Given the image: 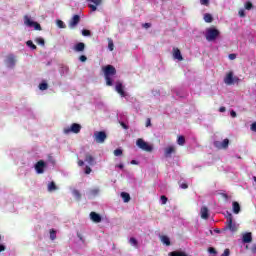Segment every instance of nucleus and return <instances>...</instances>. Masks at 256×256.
Masks as SVG:
<instances>
[{"label": "nucleus", "instance_id": "15", "mask_svg": "<svg viewBox=\"0 0 256 256\" xmlns=\"http://www.w3.org/2000/svg\"><path fill=\"white\" fill-rule=\"evenodd\" d=\"M253 241V235L251 232H246L242 236V242L243 243H251Z\"/></svg>", "mask_w": 256, "mask_h": 256}, {"label": "nucleus", "instance_id": "28", "mask_svg": "<svg viewBox=\"0 0 256 256\" xmlns=\"http://www.w3.org/2000/svg\"><path fill=\"white\" fill-rule=\"evenodd\" d=\"M35 43H37V45H41L42 47H45V39L41 37L36 38Z\"/></svg>", "mask_w": 256, "mask_h": 256}, {"label": "nucleus", "instance_id": "60", "mask_svg": "<svg viewBox=\"0 0 256 256\" xmlns=\"http://www.w3.org/2000/svg\"><path fill=\"white\" fill-rule=\"evenodd\" d=\"M131 164H132V165H137L136 160H132V161H131Z\"/></svg>", "mask_w": 256, "mask_h": 256}, {"label": "nucleus", "instance_id": "21", "mask_svg": "<svg viewBox=\"0 0 256 256\" xmlns=\"http://www.w3.org/2000/svg\"><path fill=\"white\" fill-rule=\"evenodd\" d=\"M121 197H122L124 203H129V201H131V196L127 192H122Z\"/></svg>", "mask_w": 256, "mask_h": 256}, {"label": "nucleus", "instance_id": "13", "mask_svg": "<svg viewBox=\"0 0 256 256\" xmlns=\"http://www.w3.org/2000/svg\"><path fill=\"white\" fill-rule=\"evenodd\" d=\"M90 219L93 223H101L102 221L101 215L97 214V212H91Z\"/></svg>", "mask_w": 256, "mask_h": 256}, {"label": "nucleus", "instance_id": "53", "mask_svg": "<svg viewBox=\"0 0 256 256\" xmlns=\"http://www.w3.org/2000/svg\"><path fill=\"white\" fill-rule=\"evenodd\" d=\"M219 111H220V113H225L227 111V109L222 106L219 108Z\"/></svg>", "mask_w": 256, "mask_h": 256}, {"label": "nucleus", "instance_id": "56", "mask_svg": "<svg viewBox=\"0 0 256 256\" xmlns=\"http://www.w3.org/2000/svg\"><path fill=\"white\" fill-rule=\"evenodd\" d=\"M78 165L79 167H83V165H85V162L83 160H79Z\"/></svg>", "mask_w": 256, "mask_h": 256}, {"label": "nucleus", "instance_id": "30", "mask_svg": "<svg viewBox=\"0 0 256 256\" xmlns=\"http://www.w3.org/2000/svg\"><path fill=\"white\" fill-rule=\"evenodd\" d=\"M129 243H130V245H133V247H138V245H139V242H137V239H135V238H130V240H129Z\"/></svg>", "mask_w": 256, "mask_h": 256}, {"label": "nucleus", "instance_id": "6", "mask_svg": "<svg viewBox=\"0 0 256 256\" xmlns=\"http://www.w3.org/2000/svg\"><path fill=\"white\" fill-rule=\"evenodd\" d=\"M65 135H69V133H81V124L73 123L69 128H64Z\"/></svg>", "mask_w": 256, "mask_h": 256}, {"label": "nucleus", "instance_id": "33", "mask_svg": "<svg viewBox=\"0 0 256 256\" xmlns=\"http://www.w3.org/2000/svg\"><path fill=\"white\" fill-rule=\"evenodd\" d=\"M26 45H27L28 47H30V49H33V50L37 49V46H36L35 44H33V41H31V40H28V41L26 42Z\"/></svg>", "mask_w": 256, "mask_h": 256}, {"label": "nucleus", "instance_id": "51", "mask_svg": "<svg viewBox=\"0 0 256 256\" xmlns=\"http://www.w3.org/2000/svg\"><path fill=\"white\" fill-rule=\"evenodd\" d=\"M146 127H151V118H147Z\"/></svg>", "mask_w": 256, "mask_h": 256}, {"label": "nucleus", "instance_id": "44", "mask_svg": "<svg viewBox=\"0 0 256 256\" xmlns=\"http://www.w3.org/2000/svg\"><path fill=\"white\" fill-rule=\"evenodd\" d=\"M250 129H251V131H253L254 133H256V122H254V123L251 124Z\"/></svg>", "mask_w": 256, "mask_h": 256}, {"label": "nucleus", "instance_id": "41", "mask_svg": "<svg viewBox=\"0 0 256 256\" xmlns=\"http://www.w3.org/2000/svg\"><path fill=\"white\" fill-rule=\"evenodd\" d=\"M79 61H81L82 63H85V61H87V56L81 55V56L79 57Z\"/></svg>", "mask_w": 256, "mask_h": 256}, {"label": "nucleus", "instance_id": "42", "mask_svg": "<svg viewBox=\"0 0 256 256\" xmlns=\"http://www.w3.org/2000/svg\"><path fill=\"white\" fill-rule=\"evenodd\" d=\"M88 7L91 9V11H97V5L89 4Z\"/></svg>", "mask_w": 256, "mask_h": 256}, {"label": "nucleus", "instance_id": "61", "mask_svg": "<svg viewBox=\"0 0 256 256\" xmlns=\"http://www.w3.org/2000/svg\"><path fill=\"white\" fill-rule=\"evenodd\" d=\"M214 231H215V233H221V230H219V229H215Z\"/></svg>", "mask_w": 256, "mask_h": 256}, {"label": "nucleus", "instance_id": "36", "mask_svg": "<svg viewBox=\"0 0 256 256\" xmlns=\"http://www.w3.org/2000/svg\"><path fill=\"white\" fill-rule=\"evenodd\" d=\"M161 201H162V205H167V201H169V199L167 198V196L162 195L160 197Z\"/></svg>", "mask_w": 256, "mask_h": 256}, {"label": "nucleus", "instance_id": "58", "mask_svg": "<svg viewBox=\"0 0 256 256\" xmlns=\"http://www.w3.org/2000/svg\"><path fill=\"white\" fill-rule=\"evenodd\" d=\"M252 253H256V245L254 247H252Z\"/></svg>", "mask_w": 256, "mask_h": 256}, {"label": "nucleus", "instance_id": "26", "mask_svg": "<svg viewBox=\"0 0 256 256\" xmlns=\"http://www.w3.org/2000/svg\"><path fill=\"white\" fill-rule=\"evenodd\" d=\"M161 241L162 243H164V245H167L169 247V245H171V240H169V237L167 236H161Z\"/></svg>", "mask_w": 256, "mask_h": 256}, {"label": "nucleus", "instance_id": "57", "mask_svg": "<svg viewBox=\"0 0 256 256\" xmlns=\"http://www.w3.org/2000/svg\"><path fill=\"white\" fill-rule=\"evenodd\" d=\"M77 237L80 239V241H83V236L81 234H77Z\"/></svg>", "mask_w": 256, "mask_h": 256}, {"label": "nucleus", "instance_id": "16", "mask_svg": "<svg viewBox=\"0 0 256 256\" xmlns=\"http://www.w3.org/2000/svg\"><path fill=\"white\" fill-rule=\"evenodd\" d=\"M200 215L202 219H209V208L203 206L200 210Z\"/></svg>", "mask_w": 256, "mask_h": 256}, {"label": "nucleus", "instance_id": "27", "mask_svg": "<svg viewBox=\"0 0 256 256\" xmlns=\"http://www.w3.org/2000/svg\"><path fill=\"white\" fill-rule=\"evenodd\" d=\"M50 239L51 241H55L57 239V231H55V229L50 230Z\"/></svg>", "mask_w": 256, "mask_h": 256}, {"label": "nucleus", "instance_id": "48", "mask_svg": "<svg viewBox=\"0 0 256 256\" xmlns=\"http://www.w3.org/2000/svg\"><path fill=\"white\" fill-rule=\"evenodd\" d=\"M120 125L123 129H129V126H127V124H125V122H120Z\"/></svg>", "mask_w": 256, "mask_h": 256}, {"label": "nucleus", "instance_id": "25", "mask_svg": "<svg viewBox=\"0 0 256 256\" xmlns=\"http://www.w3.org/2000/svg\"><path fill=\"white\" fill-rule=\"evenodd\" d=\"M48 191H57V185L55 184V182L52 181L48 184Z\"/></svg>", "mask_w": 256, "mask_h": 256}, {"label": "nucleus", "instance_id": "17", "mask_svg": "<svg viewBox=\"0 0 256 256\" xmlns=\"http://www.w3.org/2000/svg\"><path fill=\"white\" fill-rule=\"evenodd\" d=\"M74 51H76L77 53H81L83 51H85V43L83 42H79L74 46Z\"/></svg>", "mask_w": 256, "mask_h": 256}, {"label": "nucleus", "instance_id": "9", "mask_svg": "<svg viewBox=\"0 0 256 256\" xmlns=\"http://www.w3.org/2000/svg\"><path fill=\"white\" fill-rule=\"evenodd\" d=\"M81 21V16L75 14L71 20L69 21V27L70 29H73L74 27H77Z\"/></svg>", "mask_w": 256, "mask_h": 256}, {"label": "nucleus", "instance_id": "59", "mask_svg": "<svg viewBox=\"0 0 256 256\" xmlns=\"http://www.w3.org/2000/svg\"><path fill=\"white\" fill-rule=\"evenodd\" d=\"M117 167H118L119 169H123L124 166H123V164H118Z\"/></svg>", "mask_w": 256, "mask_h": 256}, {"label": "nucleus", "instance_id": "14", "mask_svg": "<svg viewBox=\"0 0 256 256\" xmlns=\"http://www.w3.org/2000/svg\"><path fill=\"white\" fill-rule=\"evenodd\" d=\"M173 58L177 59V61H183V55H181L179 48H173Z\"/></svg>", "mask_w": 256, "mask_h": 256}, {"label": "nucleus", "instance_id": "20", "mask_svg": "<svg viewBox=\"0 0 256 256\" xmlns=\"http://www.w3.org/2000/svg\"><path fill=\"white\" fill-rule=\"evenodd\" d=\"M85 161L90 165H95V158L89 153L85 155Z\"/></svg>", "mask_w": 256, "mask_h": 256}, {"label": "nucleus", "instance_id": "29", "mask_svg": "<svg viewBox=\"0 0 256 256\" xmlns=\"http://www.w3.org/2000/svg\"><path fill=\"white\" fill-rule=\"evenodd\" d=\"M177 143L181 146L185 145V136H178Z\"/></svg>", "mask_w": 256, "mask_h": 256}, {"label": "nucleus", "instance_id": "2", "mask_svg": "<svg viewBox=\"0 0 256 256\" xmlns=\"http://www.w3.org/2000/svg\"><path fill=\"white\" fill-rule=\"evenodd\" d=\"M137 147L141 149L142 151H146V153H151L153 152V145L145 142L142 138H138L136 141Z\"/></svg>", "mask_w": 256, "mask_h": 256}, {"label": "nucleus", "instance_id": "37", "mask_svg": "<svg viewBox=\"0 0 256 256\" xmlns=\"http://www.w3.org/2000/svg\"><path fill=\"white\" fill-rule=\"evenodd\" d=\"M73 195L76 199H81V192H79V190H74Z\"/></svg>", "mask_w": 256, "mask_h": 256}, {"label": "nucleus", "instance_id": "55", "mask_svg": "<svg viewBox=\"0 0 256 256\" xmlns=\"http://www.w3.org/2000/svg\"><path fill=\"white\" fill-rule=\"evenodd\" d=\"M230 115H231V117H237V112L232 110L230 112Z\"/></svg>", "mask_w": 256, "mask_h": 256}, {"label": "nucleus", "instance_id": "5", "mask_svg": "<svg viewBox=\"0 0 256 256\" xmlns=\"http://www.w3.org/2000/svg\"><path fill=\"white\" fill-rule=\"evenodd\" d=\"M224 83L226 85H233V83H239V77L233 76V71H230L224 78Z\"/></svg>", "mask_w": 256, "mask_h": 256}, {"label": "nucleus", "instance_id": "1", "mask_svg": "<svg viewBox=\"0 0 256 256\" xmlns=\"http://www.w3.org/2000/svg\"><path fill=\"white\" fill-rule=\"evenodd\" d=\"M103 72L106 80V85L108 87H112L113 79L111 77L117 75V69H115L113 65H107L103 68Z\"/></svg>", "mask_w": 256, "mask_h": 256}, {"label": "nucleus", "instance_id": "32", "mask_svg": "<svg viewBox=\"0 0 256 256\" xmlns=\"http://www.w3.org/2000/svg\"><path fill=\"white\" fill-rule=\"evenodd\" d=\"M57 26L59 27V29H65V27H67L65 25V22H63L62 20H57Z\"/></svg>", "mask_w": 256, "mask_h": 256}, {"label": "nucleus", "instance_id": "19", "mask_svg": "<svg viewBox=\"0 0 256 256\" xmlns=\"http://www.w3.org/2000/svg\"><path fill=\"white\" fill-rule=\"evenodd\" d=\"M232 207L233 213H235V215H239V213L241 212V205H239V202H233Z\"/></svg>", "mask_w": 256, "mask_h": 256}, {"label": "nucleus", "instance_id": "45", "mask_svg": "<svg viewBox=\"0 0 256 256\" xmlns=\"http://www.w3.org/2000/svg\"><path fill=\"white\" fill-rule=\"evenodd\" d=\"M91 171H92V170H91V167H89V166H86V167H85V174H86V175H89V174L91 173Z\"/></svg>", "mask_w": 256, "mask_h": 256}, {"label": "nucleus", "instance_id": "49", "mask_svg": "<svg viewBox=\"0 0 256 256\" xmlns=\"http://www.w3.org/2000/svg\"><path fill=\"white\" fill-rule=\"evenodd\" d=\"M180 187L181 189H189V185H187V183H182Z\"/></svg>", "mask_w": 256, "mask_h": 256}, {"label": "nucleus", "instance_id": "43", "mask_svg": "<svg viewBox=\"0 0 256 256\" xmlns=\"http://www.w3.org/2000/svg\"><path fill=\"white\" fill-rule=\"evenodd\" d=\"M229 59L231 60V61H233V60H235V59H237V54H229Z\"/></svg>", "mask_w": 256, "mask_h": 256}, {"label": "nucleus", "instance_id": "11", "mask_svg": "<svg viewBox=\"0 0 256 256\" xmlns=\"http://www.w3.org/2000/svg\"><path fill=\"white\" fill-rule=\"evenodd\" d=\"M47 166V164H45V161L43 160H39L36 164H35V170L37 171V173L41 174V173H45V167Z\"/></svg>", "mask_w": 256, "mask_h": 256}, {"label": "nucleus", "instance_id": "54", "mask_svg": "<svg viewBox=\"0 0 256 256\" xmlns=\"http://www.w3.org/2000/svg\"><path fill=\"white\" fill-rule=\"evenodd\" d=\"M5 245L0 244V253H3V251H5Z\"/></svg>", "mask_w": 256, "mask_h": 256}, {"label": "nucleus", "instance_id": "3", "mask_svg": "<svg viewBox=\"0 0 256 256\" xmlns=\"http://www.w3.org/2000/svg\"><path fill=\"white\" fill-rule=\"evenodd\" d=\"M221 32L216 28H207L206 29V41H215L219 37Z\"/></svg>", "mask_w": 256, "mask_h": 256}, {"label": "nucleus", "instance_id": "46", "mask_svg": "<svg viewBox=\"0 0 256 256\" xmlns=\"http://www.w3.org/2000/svg\"><path fill=\"white\" fill-rule=\"evenodd\" d=\"M238 15L240 17H245V10H243V9L239 10Z\"/></svg>", "mask_w": 256, "mask_h": 256}, {"label": "nucleus", "instance_id": "23", "mask_svg": "<svg viewBox=\"0 0 256 256\" xmlns=\"http://www.w3.org/2000/svg\"><path fill=\"white\" fill-rule=\"evenodd\" d=\"M204 21L206 23H213V16L211 14H209V13H206L204 15Z\"/></svg>", "mask_w": 256, "mask_h": 256}, {"label": "nucleus", "instance_id": "50", "mask_svg": "<svg viewBox=\"0 0 256 256\" xmlns=\"http://www.w3.org/2000/svg\"><path fill=\"white\" fill-rule=\"evenodd\" d=\"M142 27H144V29H149V27H151V23H144Z\"/></svg>", "mask_w": 256, "mask_h": 256}, {"label": "nucleus", "instance_id": "24", "mask_svg": "<svg viewBox=\"0 0 256 256\" xmlns=\"http://www.w3.org/2000/svg\"><path fill=\"white\" fill-rule=\"evenodd\" d=\"M39 89L40 91H47V89H49V84H47V82H42L39 84Z\"/></svg>", "mask_w": 256, "mask_h": 256}, {"label": "nucleus", "instance_id": "35", "mask_svg": "<svg viewBox=\"0 0 256 256\" xmlns=\"http://www.w3.org/2000/svg\"><path fill=\"white\" fill-rule=\"evenodd\" d=\"M82 35L84 37H90L91 36V31H89L87 29H84V30H82Z\"/></svg>", "mask_w": 256, "mask_h": 256}, {"label": "nucleus", "instance_id": "47", "mask_svg": "<svg viewBox=\"0 0 256 256\" xmlns=\"http://www.w3.org/2000/svg\"><path fill=\"white\" fill-rule=\"evenodd\" d=\"M113 47H114V44H113V41H109L108 43V48L113 51Z\"/></svg>", "mask_w": 256, "mask_h": 256}, {"label": "nucleus", "instance_id": "8", "mask_svg": "<svg viewBox=\"0 0 256 256\" xmlns=\"http://www.w3.org/2000/svg\"><path fill=\"white\" fill-rule=\"evenodd\" d=\"M106 139L107 133H105V131H98L94 133V141H96V143H105Z\"/></svg>", "mask_w": 256, "mask_h": 256}, {"label": "nucleus", "instance_id": "31", "mask_svg": "<svg viewBox=\"0 0 256 256\" xmlns=\"http://www.w3.org/2000/svg\"><path fill=\"white\" fill-rule=\"evenodd\" d=\"M245 9H246L247 11H251V9H253V3H251V1H247V2L245 3Z\"/></svg>", "mask_w": 256, "mask_h": 256}, {"label": "nucleus", "instance_id": "39", "mask_svg": "<svg viewBox=\"0 0 256 256\" xmlns=\"http://www.w3.org/2000/svg\"><path fill=\"white\" fill-rule=\"evenodd\" d=\"M90 193H91V195H93V197H95V196L99 195V189H97V188L92 189L90 191Z\"/></svg>", "mask_w": 256, "mask_h": 256}, {"label": "nucleus", "instance_id": "52", "mask_svg": "<svg viewBox=\"0 0 256 256\" xmlns=\"http://www.w3.org/2000/svg\"><path fill=\"white\" fill-rule=\"evenodd\" d=\"M221 197H223V199H225L227 201V199H229V195L225 194V193H221Z\"/></svg>", "mask_w": 256, "mask_h": 256}, {"label": "nucleus", "instance_id": "7", "mask_svg": "<svg viewBox=\"0 0 256 256\" xmlns=\"http://www.w3.org/2000/svg\"><path fill=\"white\" fill-rule=\"evenodd\" d=\"M226 229H229V231H232V233H235L237 231V225L233 223V215L228 214L226 217Z\"/></svg>", "mask_w": 256, "mask_h": 256}, {"label": "nucleus", "instance_id": "12", "mask_svg": "<svg viewBox=\"0 0 256 256\" xmlns=\"http://www.w3.org/2000/svg\"><path fill=\"white\" fill-rule=\"evenodd\" d=\"M115 89H116V91L118 92V94H119L121 97H125V96H126L125 90H124L125 87L123 86V83L117 82Z\"/></svg>", "mask_w": 256, "mask_h": 256}, {"label": "nucleus", "instance_id": "34", "mask_svg": "<svg viewBox=\"0 0 256 256\" xmlns=\"http://www.w3.org/2000/svg\"><path fill=\"white\" fill-rule=\"evenodd\" d=\"M114 155L115 157H121V155H123V150L121 149L114 150Z\"/></svg>", "mask_w": 256, "mask_h": 256}, {"label": "nucleus", "instance_id": "18", "mask_svg": "<svg viewBox=\"0 0 256 256\" xmlns=\"http://www.w3.org/2000/svg\"><path fill=\"white\" fill-rule=\"evenodd\" d=\"M175 153V147L174 146H169L165 148L164 150V155L165 157H171V154Z\"/></svg>", "mask_w": 256, "mask_h": 256}, {"label": "nucleus", "instance_id": "40", "mask_svg": "<svg viewBox=\"0 0 256 256\" xmlns=\"http://www.w3.org/2000/svg\"><path fill=\"white\" fill-rule=\"evenodd\" d=\"M201 5H205V7H209V0H200Z\"/></svg>", "mask_w": 256, "mask_h": 256}, {"label": "nucleus", "instance_id": "4", "mask_svg": "<svg viewBox=\"0 0 256 256\" xmlns=\"http://www.w3.org/2000/svg\"><path fill=\"white\" fill-rule=\"evenodd\" d=\"M24 25H27V27H34L35 31H41V24L32 21L29 16H24Z\"/></svg>", "mask_w": 256, "mask_h": 256}, {"label": "nucleus", "instance_id": "22", "mask_svg": "<svg viewBox=\"0 0 256 256\" xmlns=\"http://www.w3.org/2000/svg\"><path fill=\"white\" fill-rule=\"evenodd\" d=\"M7 64L9 65V67L15 66V57L14 56H8Z\"/></svg>", "mask_w": 256, "mask_h": 256}, {"label": "nucleus", "instance_id": "10", "mask_svg": "<svg viewBox=\"0 0 256 256\" xmlns=\"http://www.w3.org/2000/svg\"><path fill=\"white\" fill-rule=\"evenodd\" d=\"M214 147H216L217 149H227V147H229V139L226 138L222 142L215 141Z\"/></svg>", "mask_w": 256, "mask_h": 256}, {"label": "nucleus", "instance_id": "38", "mask_svg": "<svg viewBox=\"0 0 256 256\" xmlns=\"http://www.w3.org/2000/svg\"><path fill=\"white\" fill-rule=\"evenodd\" d=\"M208 253H210L211 255H217V250L213 247H209Z\"/></svg>", "mask_w": 256, "mask_h": 256}]
</instances>
